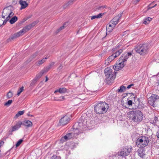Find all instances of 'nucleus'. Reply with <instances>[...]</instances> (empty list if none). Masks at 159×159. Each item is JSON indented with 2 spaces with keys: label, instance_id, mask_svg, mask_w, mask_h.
Here are the masks:
<instances>
[{
  "label": "nucleus",
  "instance_id": "nucleus-58",
  "mask_svg": "<svg viewBox=\"0 0 159 159\" xmlns=\"http://www.w3.org/2000/svg\"><path fill=\"white\" fill-rule=\"evenodd\" d=\"M28 115V116H33V115H30V114H27Z\"/></svg>",
  "mask_w": 159,
  "mask_h": 159
},
{
  "label": "nucleus",
  "instance_id": "nucleus-18",
  "mask_svg": "<svg viewBox=\"0 0 159 159\" xmlns=\"http://www.w3.org/2000/svg\"><path fill=\"white\" fill-rule=\"evenodd\" d=\"M19 3L21 6L20 10L25 8L28 5V4L25 1H23L22 0H20L19 1Z\"/></svg>",
  "mask_w": 159,
  "mask_h": 159
},
{
  "label": "nucleus",
  "instance_id": "nucleus-51",
  "mask_svg": "<svg viewBox=\"0 0 159 159\" xmlns=\"http://www.w3.org/2000/svg\"><path fill=\"white\" fill-rule=\"evenodd\" d=\"M134 85V84H130L127 87V88L128 89H130L132 86H133V85Z\"/></svg>",
  "mask_w": 159,
  "mask_h": 159
},
{
  "label": "nucleus",
  "instance_id": "nucleus-52",
  "mask_svg": "<svg viewBox=\"0 0 159 159\" xmlns=\"http://www.w3.org/2000/svg\"><path fill=\"white\" fill-rule=\"evenodd\" d=\"M154 120L156 121L157 122L158 121V118L157 117L155 116L154 117V119H153Z\"/></svg>",
  "mask_w": 159,
  "mask_h": 159
},
{
  "label": "nucleus",
  "instance_id": "nucleus-39",
  "mask_svg": "<svg viewBox=\"0 0 159 159\" xmlns=\"http://www.w3.org/2000/svg\"><path fill=\"white\" fill-rule=\"evenodd\" d=\"M37 81V80L34 78L32 81V82H31L30 84V85L31 86H32L34 85L35 84V83H36Z\"/></svg>",
  "mask_w": 159,
  "mask_h": 159
},
{
  "label": "nucleus",
  "instance_id": "nucleus-19",
  "mask_svg": "<svg viewBox=\"0 0 159 159\" xmlns=\"http://www.w3.org/2000/svg\"><path fill=\"white\" fill-rule=\"evenodd\" d=\"M22 125L26 126L27 128L31 127L33 125L32 123L30 121L27 120H25L22 123Z\"/></svg>",
  "mask_w": 159,
  "mask_h": 159
},
{
  "label": "nucleus",
  "instance_id": "nucleus-42",
  "mask_svg": "<svg viewBox=\"0 0 159 159\" xmlns=\"http://www.w3.org/2000/svg\"><path fill=\"white\" fill-rule=\"evenodd\" d=\"M150 123L154 125H156L157 122L154 120H151Z\"/></svg>",
  "mask_w": 159,
  "mask_h": 159
},
{
  "label": "nucleus",
  "instance_id": "nucleus-62",
  "mask_svg": "<svg viewBox=\"0 0 159 159\" xmlns=\"http://www.w3.org/2000/svg\"><path fill=\"white\" fill-rule=\"evenodd\" d=\"M61 98H62V97H60L59 98V99H61Z\"/></svg>",
  "mask_w": 159,
  "mask_h": 159
},
{
  "label": "nucleus",
  "instance_id": "nucleus-13",
  "mask_svg": "<svg viewBox=\"0 0 159 159\" xmlns=\"http://www.w3.org/2000/svg\"><path fill=\"white\" fill-rule=\"evenodd\" d=\"M112 51L113 52V54L116 58L120 55V53L122 52L123 50L122 49H118V47H117L112 48Z\"/></svg>",
  "mask_w": 159,
  "mask_h": 159
},
{
  "label": "nucleus",
  "instance_id": "nucleus-22",
  "mask_svg": "<svg viewBox=\"0 0 159 159\" xmlns=\"http://www.w3.org/2000/svg\"><path fill=\"white\" fill-rule=\"evenodd\" d=\"M105 14V13H100L97 15L93 16L91 17V20H93L95 18H102L103 15Z\"/></svg>",
  "mask_w": 159,
  "mask_h": 159
},
{
  "label": "nucleus",
  "instance_id": "nucleus-24",
  "mask_svg": "<svg viewBox=\"0 0 159 159\" xmlns=\"http://www.w3.org/2000/svg\"><path fill=\"white\" fill-rule=\"evenodd\" d=\"M18 20L17 17L16 16H14L12 17L10 20L9 22L11 24H13L15 23Z\"/></svg>",
  "mask_w": 159,
  "mask_h": 159
},
{
  "label": "nucleus",
  "instance_id": "nucleus-17",
  "mask_svg": "<svg viewBox=\"0 0 159 159\" xmlns=\"http://www.w3.org/2000/svg\"><path fill=\"white\" fill-rule=\"evenodd\" d=\"M116 57L114 55L112 54L111 56H110L105 61V64L106 65H108Z\"/></svg>",
  "mask_w": 159,
  "mask_h": 159
},
{
  "label": "nucleus",
  "instance_id": "nucleus-48",
  "mask_svg": "<svg viewBox=\"0 0 159 159\" xmlns=\"http://www.w3.org/2000/svg\"><path fill=\"white\" fill-rule=\"evenodd\" d=\"M127 102H128V105L129 106L132 105V100H129Z\"/></svg>",
  "mask_w": 159,
  "mask_h": 159
},
{
  "label": "nucleus",
  "instance_id": "nucleus-40",
  "mask_svg": "<svg viewBox=\"0 0 159 159\" xmlns=\"http://www.w3.org/2000/svg\"><path fill=\"white\" fill-rule=\"evenodd\" d=\"M37 22L36 21H34L32 23L30 24L29 25L30 27H31V28H32L33 27H34L37 24Z\"/></svg>",
  "mask_w": 159,
  "mask_h": 159
},
{
  "label": "nucleus",
  "instance_id": "nucleus-46",
  "mask_svg": "<svg viewBox=\"0 0 159 159\" xmlns=\"http://www.w3.org/2000/svg\"><path fill=\"white\" fill-rule=\"evenodd\" d=\"M73 0H70L67 3V4H69V5H71L73 4Z\"/></svg>",
  "mask_w": 159,
  "mask_h": 159
},
{
  "label": "nucleus",
  "instance_id": "nucleus-21",
  "mask_svg": "<svg viewBox=\"0 0 159 159\" xmlns=\"http://www.w3.org/2000/svg\"><path fill=\"white\" fill-rule=\"evenodd\" d=\"M115 27V25L114 24L112 25L111 24L108 25L106 26L107 30L108 32H111Z\"/></svg>",
  "mask_w": 159,
  "mask_h": 159
},
{
  "label": "nucleus",
  "instance_id": "nucleus-55",
  "mask_svg": "<svg viewBox=\"0 0 159 159\" xmlns=\"http://www.w3.org/2000/svg\"><path fill=\"white\" fill-rule=\"evenodd\" d=\"M118 155L117 154H116V153H114L113 154H112V156H110V157H116V156Z\"/></svg>",
  "mask_w": 159,
  "mask_h": 159
},
{
  "label": "nucleus",
  "instance_id": "nucleus-33",
  "mask_svg": "<svg viewBox=\"0 0 159 159\" xmlns=\"http://www.w3.org/2000/svg\"><path fill=\"white\" fill-rule=\"evenodd\" d=\"M23 140L22 139H21L20 140H19L16 143V147H18L21 144V143L23 142Z\"/></svg>",
  "mask_w": 159,
  "mask_h": 159
},
{
  "label": "nucleus",
  "instance_id": "nucleus-35",
  "mask_svg": "<svg viewBox=\"0 0 159 159\" xmlns=\"http://www.w3.org/2000/svg\"><path fill=\"white\" fill-rule=\"evenodd\" d=\"M12 96L13 93L10 91H9L7 94V97L8 98H11Z\"/></svg>",
  "mask_w": 159,
  "mask_h": 159
},
{
  "label": "nucleus",
  "instance_id": "nucleus-64",
  "mask_svg": "<svg viewBox=\"0 0 159 159\" xmlns=\"http://www.w3.org/2000/svg\"><path fill=\"white\" fill-rule=\"evenodd\" d=\"M79 31H78V32H77V33H78V32H79Z\"/></svg>",
  "mask_w": 159,
  "mask_h": 159
},
{
  "label": "nucleus",
  "instance_id": "nucleus-5",
  "mask_svg": "<svg viewBox=\"0 0 159 159\" xmlns=\"http://www.w3.org/2000/svg\"><path fill=\"white\" fill-rule=\"evenodd\" d=\"M29 25H26L22 29L20 30L19 32L15 33L11 35L8 39V42L11 41L14 39H16L20 36L22 35L26 32L30 30L31 28Z\"/></svg>",
  "mask_w": 159,
  "mask_h": 159
},
{
  "label": "nucleus",
  "instance_id": "nucleus-4",
  "mask_svg": "<svg viewBox=\"0 0 159 159\" xmlns=\"http://www.w3.org/2000/svg\"><path fill=\"white\" fill-rule=\"evenodd\" d=\"M136 143L137 146L142 148L149 145L151 144L149 138L143 136H140L137 139Z\"/></svg>",
  "mask_w": 159,
  "mask_h": 159
},
{
  "label": "nucleus",
  "instance_id": "nucleus-50",
  "mask_svg": "<svg viewBox=\"0 0 159 159\" xmlns=\"http://www.w3.org/2000/svg\"><path fill=\"white\" fill-rule=\"evenodd\" d=\"M69 6V4H67V3H66L63 5V7L65 9L67 7Z\"/></svg>",
  "mask_w": 159,
  "mask_h": 159
},
{
  "label": "nucleus",
  "instance_id": "nucleus-3",
  "mask_svg": "<svg viewBox=\"0 0 159 159\" xmlns=\"http://www.w3.org/2000/svg\"><path fill=\"white\" fill-rule=\"evenodd\" d=\"M129 115L134 122L139 123L142 121L143 118L142 113L139 110L134 109L129 112Z\"/></svg>",
  "mask_w": 159,
  "mask_h": 159
},
{
  "label": "nucleus",
  "instance_id": "nucleus-11",
  "mask_svg": "<svg viewBox=\"0 0 159 159\" xmlns=\"http://www.w3.org/2000/svg\"><path fill=\"white\" fill-rule=\"evenodd\" d=\"M70 120L69 117L67 116H65L62 118L59 121L60 125H64L68 123Z\"/></svg>",
  "mask_w": 159,
  "mask_h": 159
},
{
  "label": "nucleus",
  "instance_id": "nucleus-45",
  "mask_svg": "<svg viewBox=\"0 0 159 159\" xmlns=\"http://www.w3.org/2000/svg\"><path fill=\"white\" fill-rule=\"evenodd\" d=\"M63 68V66L61 64L60 65L59 67L57 68V70H59V71H60V70L62 69Z\"/></svg>",
  "mask_w": 159,
  "mask_h": 159
},
{
  "label": "nucleus",
  "instance_id": "nucleus-9",
  "mask_svg": "<svg viewBox=\"0 0 159 159\" xmlns=\"http://www.w3.org/2000/svg\"><path fill=\"white\" fill-rule=\"evenodd\" d=\"M159 97L156 94H152L148 99V103L149 104L155 107L156 106L155 102L157 99H158Z\"/></svg>",
  "mask_w": 159,
  "mask_h": 159
},
{
  "label": "nucleus",
  "instance_id": "nucleus-14",
  "mask_svg": "<svg viewBox=\"0 0 159 159\" xmlns=\"http://www.w3.org/2000/svg\"><path fill=\"white\" fill-rule=\"evenodd\" d=\"M132 55V53L130 52H128L127 53L124 54L119 59L120 61H122V62H125L126 61L129 57Z\"/></svg>",
  "mask_w": 159,
  "mask_h": 159
},
{
  "label": "nucleus",
  "instance_id": "nucleus-56",
  "mask_svg": "<svg viewBox=\"0 0 159 159\" xmlns=\"http://www.w3.org/2000/svg\"><path fill=\"white\" fill-rule=\"evenodd\" d=\"M140 0H135L134 2L136 3L138 2Z\"/></svg>",
  "mask_w": 159,
  "mask_h": 159
},
{
  "label": "nucleus",
  "instance_id": "nucleus-34",
  "mask_svg": "<svg viewBox=\"0 0 159 159\" xmlns=\"http://www.w3.org/2000/svg\"><path fill=\"white\" fill-rule=\"evenodd\" d=\"M66 24V23H65L61 27H60L59 29H57V30L56 31V33L57 34V33H58L59 32H60V31H61V30H62V29H63L64 27H65V25Z\"/></svg>",
  "mask_w": 159,
  "mask_h": 159
},
{
  "label": "nucleus",
  "instance_id": "nucleus-8",
  "mask_svg": "<svg viewBox=\"0 0 159 159\" xmlns=\"http://www.w3.org/2000/svg\"><path fill=\"white\" fill-rule=\"evenodd\" d=\"M132 149L131 146H127L121 149V151L118 152L117 154L119 156L125 157L129 154L131 152Z\"/></svg>",
  "mask_w": 159,
  "mask_h": 159
},
{
  "label": "nucleus",
  "instance_id": "nucleus-41",
  "mask_svg": "<svg viewBox=\"0 0 159 159\" xmlns=\"http://www.w3.org/2000/svg\"><path fill=\"white\" fill-rule=\"evenodd\" d=\"M54 64L55 63L54 62H52L48 66H47L50 69L54 65Z\"/></svg>",
  "mask_w": 159,
  "mask_h": 159
},
{
  "label": "nucleus",
  "instance_id": "nucleus-12",
  "mask_svg": "<svg viewBox=\"0 0 159 159\" xmlns=\"http://www.w3.org/2000/svg\"><path fill=\"white\" fill-rule=\"evenodd\" d=\"M122 13L115 17L110 21V23L115 25L118 23L121 19Z\"/></svg>",
  "mask_w": 159,
  "mask_h": 159
},
{
  "label": "nucleus",
  "instance_id": "nucleus-57",
  "mask_svg": "<svg viewBox=\"0 0 159 159\" xmlns=\"http://www.w3.org/2000/svg\"><path fill=\"white\" fill-rule=\"evenodd\" d=\"M84 122H85V123H84V124L83 123V125H85V123H86V122H87L86 120H84Z\"/></svg>",
  "mask_w": 159,
  "mask_h": 159
},
{
  "label": "nucleus",
  "instance_id": "nucleus-15",
  "mask_svg": "<svg viewBox=\"0 0 159 159\" xmlns=\"http://www.w3.org/2000/svg\"><path fill=\"white\" fill-rule=\"evenodd\" d=\"M137 152L138 155L142 158H143L145 155V150L142 148L138 149Z\"/></svg>",
  "mask_w": 159,
  "mask_h": 159
},
{
  "label": "nucleus",
  "instance_id": "nucleus-43",
  "mask_svg": "<svg viewBox=\"0 0 159 159\" xmlns=\"http://www.w3.org/2000/svg\"><path fill=\"white\" fill-rule=\"evenodd\" d=\"M37 54H38L37 53H35L34 54H33V55H32L31 57V59H33V58H34L35 57L37 56Z\"/></svg>",
  "mask_w": 159,
  "mask_h": 159
},
{
  "label": "nucleus",
  "instance_id": "nucleus-60",
  "mask_svg": "<svg viewBox=\"0 0 159 159\" xmlns=\"http://www.w3.org/2000/svg\"><path fill=\"white\" fill-rule=\"evenodd\" d=\"M133 96H132V98H133V99H134V95H133Z\"/></svg>",
  "mask_w": 159,
  "mask_h": 159
},
{
  "label": "nucleus",
  "instance_id": "nucleus-6",
  "mask_svg": "<svg viewBox=\"0 0 159 159\" xmlns=\"http://www.w3.org/2000/svg\"><path fill=\"white\" fill-rule=\"evenodd\" d=\"M148 48L149 46L148 44H143L138 45L135 49L137 52L143 55L148 52Z\"/></svg>",
  "mask_w": 159,
  "mask_h": 159
},
{
  "label": "nucleus",
  "instance_id": "nucleus-1",
  "mask_svg": "<svg viewBox=\"0 0 159 159\" xmlns=\"http://www.w3.org/2000/svg\"><path fill=\"white\" fill-rule=\"evenodd\" d=\"M104 73L106 77V82L107 84H110L112 83L116 78L117 72H113L112 70L109 68H107L105 69Z\"/></svg>",
  "mask_w": 159,
  "mask_h": 159
},
{
  "label": "nucleus",
  "instance_id": "nucleus-28",
  "mask_svg": "<svg viewBox=\"0 0 159 159\" xmlns=\"http://www.w3.org/2000/svg\"><path fill=\"white\" fill-rule=\"evenodd\" d=\"M154 2H152L148 6V9L147 11H148L149 9L155 7L157 5V4H155V5H153V6H152V5H153V3H154Z\"/></svg>",
  "mask_w": 159,
  "mask_h": 159
},
{
  "label": "nucleus",
  "instance_id": "nucleus-47",
  "mask_svg": "<svg viewBox=\"0 0 159 159\" xmlns=\"http://www.w3.org/2000/svg\"><path fill=\"white\" fill-rule=\"evenodd\" d=\"M8 20L7 19H5L4 21H3V22L2 24V25H4L5 24H6V23H7V22Z\"/></svg>",
  "mask_w": 159,
  "mask_h": 159
},
{
  "label": "nucleus",
  "instance_id": "nucleus-37",
  "mask_svg": "<svg viewBox=\"0 0 159 159\" xmlns=\"http://www.w3.org/2000/svg\"><path fill=\"white\" fill-rule=\"evenodd\" d=\"M14 15V13H13L11 11L9 14L8 16L6 18L8 20H9L10 18L12 16Z\"/></svg>",
  "mask_w": 159,
  "mask_h": 159
},
{
  "label": "nucleus",
  "instance_id": "nucleus-32",
  "mask_svg": "<svg viewBox=\"0 0 159 159\" xmlns=\"http://www.w3.org/2000/svg\"><path fill=\"white\" fill-rule=\"evenodd\" d=\"M104 7H104L103 6H99L98 7H96L95 9L94 10L95 11H98L99 10H102Z\"/></svg>",
  "mask_w": 159,
  "mask_h": 159
},
{
  "label": "nucleus",
  "instance_id": "nucleus-53",
  "mask_svg": "<svg viewBox=\"0 0 159 159\" xmlns=\"http://www.w3.org/2000/svg\"><path fill=\"white\" fill-rule=\"evenodd\" d=\"M156 135L157 137L159 138V129L157 132Z\"/></svg>",
  "mask_w": 159,
  "mask_h": 159
},
{
  "label": "nucleus",
  "instance_id": "nucleus-54",
  "mask_svg": "<svg viewBox=\"0 0 159 159\" xmlns=\"http://www.w3.org/2000/svg\"><path fill=\"white\" fill-rule=\"evenodd\" d=\"M4 143V142L2 141H0V148L1 147V146L3 145Z\"/></svg>",
  "mask_w": 159,
  "mask_h": 159
},
{
  "label": "nucleus",
  "instance_id": "nucleus-29",
  "mask_svg": "<svg viewBox=\"0 0 159 159\" xmlns=\"http://www.w3.org/2000/svg\"><path fill=\"white\" fill-rule=\"evenodd\" d=\"M49 69L47 66L44 67L43 69L41 71L43 72V74L47 73L49 70Z\"/></svg>",
  "mask_w": 159,
  "mask_h": 159
},
{
  "label": "nucleus",
  "instance_id": "nucleus-7",
  "mask_svg": "<svg viewBox=\"0 0 159 159\" xmlns=\"http://www.w3.org/2000/svg\"><path fill=\"white\" fill-rule=\"evenodd\" d=\"M80 133L78 129H76L73 132L68 133L64 136L62 137L61 140L63 142L66 141L72 138L76 137Z\"/></svg>",
  "mask_w": 159,
  "mask_h": 159
},
{
  "label": "nucleus",
  "instance_id": "nucleus-26",
  "mask_svg": "<svg viewBox=\"0 0 159 159\" xmlns=\"http://www.w3.org/2000/svg\"><path fill=\"white\" fill-rule=\"evenodd\" d=\"M49 57H48L47 56L45 57V58H43L41 60L39 61L38 62V64L39 65H40L42 64L43 63L45 62L46 60Z\"/></svg>",
  "mask_w": 159,
  "mask_h": 159
},
{
  "label": "nucleus",
  "instance_id": "nucleus-44",
  "mask_svg": "<svg viewBox=\"0 0 159 159\" xmlns=\"http://www.w3.org/2000/svg\"><path fill=\"white\" fill-rule=\"evenodd\" d=\"M146 20H147L149 23L152 20V19L150 17H147L146 18H145Z\"/></svg>",
  "mask_w": 159,
  "mask_h": 159
},
{
  "label": "nucleus",
  "instance_id": "nucleus-63",
  "mask_svg": "<svg viewBox=\"0 0 159 159\" xmlns=\"http://www.w3.org/2000/svg\"><path fill=\"white\" fill-rule=\"evenodd\" d=\"M158 85H159V79L158 81Z\"/></svg>",
  "mask_w": 159,
  "mask_h": 159
},
{
  "label": "nucleus",
  "instance_id": "nucleus-30",
  "mask_svg": "<svg viewBox=\"0 0 159 159\" xmlns=\"http://www.w3.org/2000/svg\"><path fill=\"white\" fill-rule=\"evenodd\" d=\"M65 99V97L63 96H62V98L61 99H59V98H58L57 97H54V101H62V100H64Z\"/></svg>",
  "mask_w": 159,
  "mask_h": 159
},
{
  "label": "nucleus",
  "instance_id": "nucleus-38",
  "mask_svg": "<svg viewBox=\"0 0 159 159\" xmlns=\"http://www.w3.org/2000/svg\"><path fill=\"white\" fill-rule=\"evenodd\" d=\"M51 159H61V157L59 156H58L56 155H53L51 157Z\"/></svg>",
  "mask_w": 159,
  "mask_h": 159
},
{
  "label": "nucleus",
  "instance_id": "nucleus-2",
  "mask_svg": "<svg viewBox=\"0 0 159 159\" xmlns=\"http://www.w3.org/2000/svg\"><path fill=\"white\" fill-rule=\"evenodd\" d=\"M108 107L107 104L105 102H100L94 107V111L97 114H104L107 111Z\"/></svg>",
  "mask_w": 159,
  "mask_h": 159
},
{
  "label": "nucleus",
  "instance_id": "nucleus-61",
  "mask_svg": "<svg viewBox=\"0 0 159 159\" xmlns=\"http://www.w3.org/2000/svg\"><path fill=\"white\" fill-rule=\"evenodd\" d=\"M48 80V78L47 77H46V81H47Z\"/></svg>",
  "mask_w": 159,
  "mask_h": 159
},
{
  "label": "nucleus",
  "instance_id": "nucleus-20",
  "mask_svg": "<svg viewBox=\"0 0 159 159\" xmlns=\"http://www.w3.org/2000/svg\"><path fill=\"white\" fill-rule=\"evenodd\" d=\"M67 91V89L65 88H60L58 89H57L55 90L54 93H56L57 92H59L61 93H66Z\"/></svg>",
  "mask_w": 159,
  "mask_h": 159
},
{
  "label": "nucleus",
  "instance_id": "nucleus-49",
  "mask_svg": "<svg viewBox=\"0 0 159 159\" xmlns=\"http://www.w3.org/2000/svg\"><path fill=\"white\" fill-rule=\"evenodd\" d=\"M143 23L146 25L147 24H148L149 23L148 22L147 20H146V19L145 18L144 20V21H143Z\"/></svg>",
  "mask_w": 159,
  "mask_h": 159
},
{
  "label": "nucleus",
  "instance_id": "nucleus-59",
  "mask_svg": "<svg viewBox=\"0 0 159 159\" xmlns=\"http://www.w3.org/2000/svg\"><path fill=\"white\" fill-rule=\"evenodd\" d=\"M2 17L3 18H5V16L2 15Z\"/></svg>",
  "mask_w": 159,
  "mask_h": 159
},
{
  "label": "nucleus",
  "instance_id": "nucleus-25",
  "mask_svg": "<svg viewBox=\"0 0 159 159\" xmlns=\"http://www.w3.org/2000/svg\"><path fill=\"white\" fill-rule=\"evenodd\" d=\"M24 111H20L16 114L15 116H14V118L16 119L19 117L20 116L23 115L24 113Z\"/></svg>",
  "mask_w": 159,
  "mask_h": 159
},
{
  "label": "nucleus",
  "instance_id": "nucleus-23",
  "mask_svg": "<svg viewBox=\"0 0 159 159\" xmlns=\"http://www.w3.org/2000/svg\"><path fill=\"white\" fill-rule=\"evenodd\" d=\"M126 87L123 85L120 86V88L117 90L116 92L118 93H122L124 92L126 89Z\"/></svg>",
  "mask_w": 159,
  "mask_h": 159
},
{
  "label": "nucleus",
  "instance_id": "nucleus-10",
  "mask_svg": "<svg viewBox=\"0 0 159 159\" xmlns=\"http://www.w3.org/2000/svg\"><path fill=\"white\" fill-rule=\"evenodd\" d=\"M125 65L124 62H122V61H120L117 63H116L113 66V68L115 71H117L121 70Z\"/></svg>",
  "mask_w": 159,
  "mask_h": 159
},
{
  "label": "nucleus",
  "instance_id": "nucleus-27",
  "mask_svg": "<svg viewBox=\"0 0 159 159\" xmlns=\"http://www.w3.org/2000/svg\"><path fill=\"white\" fill-rule=\"evenodd\" d=\"M43 74V72L41 71L40 73L36 75L34 78L38 80Z\"/></svg>",
  "mask_w": 159,
  "mask_h": 159
},
{
  "label": "nucleus",
  "instance_id": "nucleus-31",
  "mask_svg": "<svg viewBox=\"0 0 159 159\" xmlns=\"http://www.w3.org/2000/svg\"><path fill=\"white\" fill-rule=\"evenodd\" d=\"M24 90V87H22L18 89L17 91V95L19 96L20 93L23 91Z\"/></svg>",
  "mask_w": 159,
  "mask_h": 159
},
{
  "label": "nucleus",
  "instance_id": "nucleus-16",
  "mask_svg": "<svg viewBox=\"0 0 159 159\" xmlns=\"http://www.w3.org/2000/svg\"><path fill=\"white\" fill-rule=\"evenodd\" d=\"M22 124V122L20 121H19L17 123H16L15 125L12 126V129L11 131V132H12L18 130L19 128L21 127ZM10 132V131H9V132Z\"/></svg>",
  "mask_w": 159,
  "mask_h": 159
},
{
  "label": "nucleus",
  "instance_id": "nucleus-36",
  "mask_svg": "<svg viewBox=\"0 0 159 159\" xmlns=\"http://www.w3.org/2000/svg\"><path fill=\"white\" fill-rule=\"evenodd\" d=\"M12 100H9L4 104V105L5 106H8L11 105V104L12 103Z\"/></svg>",
  "mask_w": 159,
  "mask_h": 159
}]
</instances>
